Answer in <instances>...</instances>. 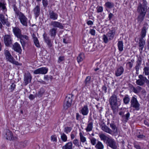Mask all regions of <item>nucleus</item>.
Returning a JSON list of instances; mask_svg holds the SVG:
<instances>
[{
  "mask_svg": "<svg viewBox=\"0 0 149 149\" xmlns=\"http://www.w3.org/2000/svg\"><path fill=\"white\" fill-rule=\"evenodd\" d=\"M72 96L70 95L66 97L63 104V107L65 109H67L71 106L72 101Z\"/></svg>",
  "mask_w": 149,
  "mask_h": 149,
  "instance_id": "obj_5",
  "label": "nucleus"
},
{
  "mask_svg": "<svg viewBox=\"0 0 149 149\" xmlns=\"http://www.w3.org/2000/svg\"><path fill=\"white\" fill-rule=\"evenodd\" d=\"M143 74L145 76H148V79H149V66H146L144 67Z\"/></svg>",
  "mask_w": 149,
  "mask_h": 149,
  "instance_id": "obj_29",
  "label": "nucleus"
},
{
  "mask_svg": "<svg viewBox=\"0 0 149 149\" xmlns=\"http://www.w3.org/2000/svg\"><path fill=\"white\" fill-rule=\"evenodd\" d=\"M91 79V78L90 76L87 77L84 81V83L86 85H88L90 84Z\"/></svg>",
  "mask_w": 149,
  "mask_h": 149,
  "instance_id": "obj_46",
  "label": "nucleus"
},
{
  "mask_svg": "<svg viewBox=\"0 0 149 149\" xmlns=\"http://www.w3.org/2000/svg\"><path fill=\"white\" fill-rule=\"evenodd\" d=\"M125 111H122L119 112V114L120 115L122 118V121L124 123L127 122L130 117V113L128 111H126V113L124 114Z\"/></svg>",
  "mask_w": 149,
  "mask_h": 149,
  "instance_id": "obj_8",
  "label": "nucleus"
},
{
  "mask_svg": "<svg viewBox=\"0 0 149 149\" xmlns=\"http://www.w3.org/2000/svg\"><path fill=\"white\" fill-rule=\"evenodd\" d=\"M0 9L2 10L4 13L6 12L7 9L4 4L1 2H0Z\"/></svg>",
  "mask_w": 149,
  "mask_h": 149,
  "instance_id": "obj_41",
  "label": "nucleus"
},
{
  "mask_svg": "<svg viewBox=\"0 0 149 149\" xmlns=\"http://www.w3.org/2000/svg\"><path fill=\"white\" fill-rule=\"evenodd\" d=\"M146 14L139 13L137 20V23L140 24L143 21Z\"/></svg>",
  "mask_w": 149,
  "mask_h": 149,
  "instance_id": "obj_26",
  "label": "nucleus"
},
{
  "mask_svg": "<svg viewBox=\"0 0 149 149\" xmlns=\"http://www.w3.org/2000/svg\"><path fill=\"white\" fill-rule=\"evenodd\" d=\"M91 143L93 145H95L96 143V139L94 137H92L90 139Z\"/></svg>",
  "mask_w": 149,
  "mask_h": 149,
  "instance_id": "obj_51",
  "label": "nucleus"
},
{
  "mask_svg": "<svg viewBox=\"0 0 149 149\" xmlns=\"http://www.w3.org/2000/svg\"><path fill=\"white\" fill-rule=\"evenodd\" d=\"M51 25L54 27L59 28L61 29L63 28V26L62 24L57 21H52L51 22Z\"/></svg>",
  "mask_w": 149,
  "mask_h": 149,
  "instance_id": "obj_19",
  "label": "nucleus"
},
{
  "mask_svg": "<svg viewBox=\"0 0 149 149\" xmlns=\"http://www.w3.org/2000/svg\"><path fill=\"white\" fill-rule=\"evenodd\" d=\"M103 140L106 142L107 145L113 149L117 148V145L115 140L111 137H108L103 134Z\"/></svg>",
  "mask_w": 149,
  "mask_h": 149,
  "instance_id": "obj_1",
  "label": "nucleus"
},
{
  "mask_svg": "<svg viewBox=\"0 0 149 149\" xmlns=\"http://www.w3.org/2000/svg\"><path fill=\"white\" fill-rule=\"evenodd\" d=\"M84 54H83L81 53L79 54L78 57H77V60L78 63H79L82 61L84 58Z\"/></svg>",
  "mask_w": 149,
  "mask_h": 149,
  "instance_id": "obj_35",
  "label": "nucleus"
},
{
  "mask_svg": "<svg viewBox=\"0 0 149 149\" xmlns=\"http://www.w3.org/2000/svg\"><path fill=\"white\" fill-rule=\"evenodd\" d=\"M97 13H100L102 11V7L98 6L97 8Z\"/></svg>",
  "mask_w": 149,
  "mask_h": 149,
  "instance_id": "obj_60",
  "label": "nucleus"
},
{
  "mask_svg": "<svg viewBox=\"0 0 149 149\" xmlns=\"http://www.w3.org/2000/svg\"><path fill=\"white\" fill-rule=\"evenodd\" d=\"M16 14L18 16V18L21 24L24 26H28L29 21L27 18L22 13L19 11H16Z\"/></svg>",
  "mask_w": 149,
  "mask_h": 149,
  "instance_id": "obj_2",
  "label": "nucleus"
},
{
  "mask_svg": "<svg viewBox=\"0 0 149 149\" xmlns=\"http://www.w3.org/2000/svg\"><path fill=\"white\" fill-rule=\"evenodd\" d=\"M48 69L46 68L42 67L40 68L34 70L33 73L34 74H45L47 73Z\"/></svg>",
  "mask_w": 149,
  "mask_h": 149,
  "instance_id": "obj_9",
  "label": "nucleus"
},
{
  "mask_svg": "<svg viewBox=\"0 0 149 149\" xmlns=\"http://www.w3.org/2000/svg\"><path fill=\"white\" fill-rule=\"evenodd\" d=\"M19 38L20 39V42L23 48H24L25 45V42L24 40L25 39L26 40H28L29 37L26 35H23L21 34Z\"/></svg>",
  "mask_w": 149,
  "mask_h": 149,
  "instance_id": "obj_13",
  "label": "nucleus"
},
{
  "mask_svg": "<svg viewBox=\"0 0 149 149\" xmlns=\"http://www.w3.org/2000/svg\"><path fill=\"white\" fill-rule=\"evenodd\" d=\"M142 3H141V5L142 6L147 7V2L146 0H143L142 1Z\"/></svg>",
  "mask_w": 149,
  "mask_h": 149,
  "instance_id": "obj_56",
  "label": "nucleus"
},
{
  "mask_svg": "<svg viewBox=\"0 0 149 149\" xmlns=\"http://www.w3.org/2000/svg\"><path fill=\"white\" fill-rule=\"evenodd\" d=\"M139 44V50L140 52L141 53L142 52L143 49L145 45V42L142 40V39H140Z\"/></svg>",
  "mask_w": 149,
  "mask_h": 149,
  "instance_id": "obj_30",
  "label": "nucleus"
},
{
  "mask_svg": "<svg viewBox=\"0 0 149 149\" xmlns=\"http://www.w3.org/2000/svg\"><path fill=\"white\" fill-rule=\"evenodd\" d=\"M124 71L123 68L121 66L118 67L115 71V74L116 77H118L122 75Z\"/></svg>",
  "mask_w": 149,
  "mask_h": 149,
  "instance_id": "obj_17",
  "label": "nucleus"
},
{
  "mask_svg": "<svg viewBox=\"0 0 149 149\" xmlns=\"http://www.w3.org/2000/svg\"><path fill=\"white\" fill-rule=\"evenodd\" d=\"M43 36L45 42L47 43L49 47H51L52 46V44L50 40L49 39V37L47 36V34L44 33Z\"/></svg>",
  "mask_w": 149,
  "mask_h": 149,
  "instance_id": "obj_18",
  "label": "nucleus"
},
{
  "mask_svg": "<svg viewBox=\"0 0 149 149\" xmlns=\"http://www.w3.org/2000/svg\"><path fill=\"white\" fill-rule=\"evenodd\" d=\"M116 30L113 29L109 31L107 35V36L109 38V40H111L113 39Z\"/></svg>",
  "mask_w": 149,
  "mask_h": 149,
  "instance_id": "obj_25",
  "label": "nucleus"
},
{
  "mask_svg": "<svg viewBox=\"0 0 149 149\" xmlns=\"http://www.w3.org/2000/svg\"><path fill=\"white\" fill-rule=\"evenodd\" d=\"M31 79L32 77L30 73L26 74L24 78L25 85H26L28 83H30Z\"/></svg>",
  "mask_w": 149,
  "mask_h": 149,
  "instance_id": "obj_15",
  "label": "nucleus"
},
{
  "mask_svg": "<svg viewBox=\"0 0 149 149\" xmlns=\"http://www.w3.org/2000/svg\"><path fill=\"white\" fill-rule=\"evenodd\" d=\"M95 147L98 149H102V143L98 141L95 145Z\"/></svg>",
  "mask_w": 149,
  "mask_h": 149,
  "instance_id": "obj_45",
  "label": "nucleus"
},
{
  "mask_svg": "<svg viewBox=\"0 0 149 149\" xmlns=\"http://www.w3.org/2000/svg\"><path fill=\"white\" fill-rule=\"evenodd\" d=\"M104 6L106 8H111L114 7V4L111 2H107L105 3Z\"/></svg>",
  "mask_w": 149,
  "mask_h": 149,
  "instance_id": "obj_34",
  "label": "nucleus"
},
{
  "mask_svg": "<svg viewBox=\"0 0 149 149\" xmlns=\"http://www.w3.org/2000/svg\"><path fill=\"white\" fill-rule=\"evenodd\" d=\"M42 4L44 6L46 7L48 4V1L47 0H42Z\"/></svg>",
  "mask_w": 149,
  "mask_h": 149,
  "instance_id": "obj_58",
  "label": "nucleus"
},
{
  "mask_svg": "<svg viewBox=\"0 0 149 149\" xmlns=\"http://www.w3.org/2000/svg\"><path fill=\"white\" fill-rule=\"evenodd\" d=\"M134 147L136 149H142L140 146L138 145L134 144Z\"/></svg>",
  "mask_w": 149,
  "mask_h": 149,
  "instance_id": "obj_64",
  "label": "nucleus"
},
{
  "mask_svg": "<svg viewBox=\"0 0 149 149\" xmlns=\"http://www.w3.org/2000/svg\"><path fill=\"white\" fill-rule=\"evenodd\" d=\"M27 141H17L15 143V146L17 147L23 148L27 146Z\"/></svg>",
  "mask_w": 149,
  "mask_h": 149,
  "instance_id": "obj_12",
  "label": "nucleus"
},
{
  "mask_svg": "<svg viewBox=\"0 0 149 149\" xmlns=\"http://www.w3.org/2000/svg\"><path fill=\"white\" fill-rule=\"evenodd\" d=\"M149 26L146 22H145L143 24V27L141 29V39L144 38L146 35L147 31L148 30Z\"/></svg>",
  "mask_w": 149,
  "mask_h": 149,
  "instance_id": "obj_6",
  "label": "nucleus"
},
{
  "mask_svg": "<svg viewBox=\"0 0 149 149\" xmlns=\"http://www.w3.org/2000/svg\"><path fill=\"white\" fill-rule=\"evenodd\" d=\"M40 6H37L33 9V11L36 18L38 17L40 14Z\"/></svg>",
  "mask_w": 149,
  "mask_h": 149,
  "instance_id": "obj_24",
  "label": "nucleus"
},
{
  "mask_svg": "<svg viewBox=\"0 0 149 149\" xmlns=\"http://www.w3.org/2000/svg\"><path fill=\"white\" fill-rule=\"evenodd\" d=\"M64 60V56H60L58 60V62L60 63L62 61Z\"/></svg>",
  "mask_w": 149,
  "mask_h": 149,
  "instance_id": "obj_59",
  "label": "nucleus"
},
{
  "mask_svg": "<svg viewBox=\"0 0 149 149\" xmlns=\"http://www.w3.org/2000/svg\"><path fill=\"white\" fill-rule=\"evenodd\" d=\"M56 138V135H52L51 137V140L52 141L56 142L57 140Z\"/></svg>",
  "mask_w": 149,
  "mask_h": 149,
  "instance_id": "obj_57",
  "label": "nucleus"
},
{
  "mask_svg": "<svg viewBox=\"0 0 149 149\" xmlns=\"http://www.w3.org/2000/svg\"><path fill=\"white\" fill-rule=\"evenodd\" d=\"M142 60V56H139L138 58V59L136 62V63L141 64Z\"/></svg>",
  "mask_w": 149,
  "mask_h": 149,
  "instance_id": "obj_53",
  "label": "nucleus"
},
{
  "mask_svg": "<svg viewBox=\"0 0 149 149\" xmlns=\"http://www.w3.org/2000/svg\"><path fill=\"white\" fill-rule=\"evenodd\" d=\"M4 54L6 59L7 58L11 56L9 51L7 50H5Z\"/></svg>",
  "mask_w": 149,
  "mask_h": 149,
  "instance_id": "obj_47",
  "label": "nucleus"
},
{
  "mask_svg": "<svg viewBox=\"0 0 149 149\" xmlns=\"http://www.w3.org/2000/svg\"><path fill=\"white\" fill-rule=\"evenodd\" d=\"M57 29L53 28L51 29L49 31V34L51 37H55L57 33Z\"/></svg>",
  "mask_w": 149,
  "mask_h": 149,
  "instance_id": "obj_27",
  "label": "nucleus"
},
{
  "mask_svg": "<svg viewBox=\"0 0 149 149\" xmlns=\"http://www.w3.org/2000/svg\"><path fill=\"white\" fill-rule=\"evenodd\" d=\"M90 33L92 35L95 36V30L93 29H90Z\"/></svg>",
  "mask_w": 149,
  "mask_h": 149,
  "instance_id": "obj_61",
  "label": "nucleus"
},
{
  "mask_svg": "<svg viewBox=\"0 0 149 149\" xmlns=\"http://www.w3.org/2000/svg\"><path fill=\"white\" fill-rule=\"evenodd\" d=\"M80 112L83 116H86L88 115L89 112V109L87 105H84L80 110Z\"/></svg>",
  "mask_w": 149,
  "mask_h": 149,
  "instance_id": "obj_16",
  "label": "nucleus"
},
{
  "mask_svg": "<svg viewBox=\"0 0 149 149\" xmlns=\"http://www.w3.org/2000/svg\"><path fill=\"white\" fill-rule=\"evenodd\" d=\"M5 136L6 137V139L9 140L15 139L14 138L13 136L12 132L8 130H6Z\"/></svg>",
  "mask_w": 149,
  "mask_h": 149,
  "instance_id": "obj_20",
  "label": "nucleus"
},
{
  "mask_svg": "<svg viewBox=\"0 0 149 149\" xmlns=\"http://www.w3.org/2000/svg\"><path fill=\"white\" fill-rule=\"evenodd\" d=\"M138 77L139 79L137 80L136 81V84L139 86H143L146 82V77L140 74L139 76Z\"/></svg>",
  "mask_w": 149,
  "mask_h": 149,
  "instance_id": "obj_7",
  "label": "nucleus"
},
{
  "mask_svg": "<svg viewBox=\"0 0 149 149\" xmlns=\"http://www.w3.org/2000/svg\"><path fill=\"white\" fill-rule=\"evenodd\" d=\"M0 20L3 25L6 24L7 26H9V24L8 22L7 18H6L2 14H0Z\"/></svg>",
  "mask_w": 149,
  "mask_h": 149,
  "instance_id": "obj_21",
  "label": "nucleus"
},
{
  "mask_svg": "<svg viewBox=\"0 0 149 149\" xmlns=\"http://www.w3.org/2000/svg\"><path fill=\"white\" fill-rule=\"evenodd\" d=\"M93 128V123L92 122H88L86 130L87 132H89L92 130Z\"/></svg>",
  "mask_w": 149,
  "mask_h": 149,
  "instance_id": "obj_32",
  "label": "nucleus"
},
{
  "mask_svg": "<svg viewBox=\"0 0 149 149\" xmlns=\"http://www.w3.org/2000/svg\"><path fill=\"white\" fill-rule=\"evenodd\" d=\"M97 18H98V21L99 22V24H100V23H101L102 22V15H101V17H100V16L98 15L97 16Z\"/></svg>",
  "mask_w": 149,
  "mask_h": 149,
  "instance_id": "obj_63",
  "label": "nucleus"
},
{
  "mask_svg": "<svg viewBox=\"0 0 149 149\" xmlns=\"http://www.w3.org/2000/svg\"><path fill=\"white\" fill-rule=\"evenodd\" d=\"M103 131L110 134L112 132V130L106 126H103Z\"/></svg>",
  "mask_w": 149,
  "mask_h": 149,
  "instance_id": "obj_40",
  "label": "nucleus"
},
{
  "mask_svg": "<svg viewBox=\"0 0 149 149\" xmlns=\"http://www.w3.org/2000/svg\"><path fill=\"white\" fill-rule=\"evenodd\" d=\"M100 118L99 119V123L100 126V127L101 129L102 130V116L101 114H100Z\"/></svg>",
  "mask_w": 149,
  "mask_h": 149,
  "instance_id": "obj_54",
  "label": "nucleus"
},
{
  "mask_svg": "<svg viewBox=\"0 0 149 149\" xmlns=\"http://www.w3.org/2000/svg\"><path fill=\"white\" fill-rule=\"evenodd\" d=\"M79 136L80 137V141L82 143H84L86 141V137L84 136L81 132L79 133Z\"/></svg>",
  "mask_w": 149,
  "mask_h": 149,
  "instance_id": "obj_42",
  "label": "nucleus"
},
{
  "mask_svg": "<svg viewBox=\"0 0 149 149\" xmlns=\"http://www.w3.org/2000/svg\"><path fill=\"white\" fill-rule=\"evenodd\" d=\"M13 49L16 52L20 54L22 51L21 47L20 45L17 42L15 43L13 46Z\"/></svg>",
  "mask_w": 149,
  "mask_h": 149,
  "instance_id": "obj_14",
  "label": "nucleus"
},
{
  "mask_svg": "<svg viewBox=\"0 0 149 149\" xmlns=\"http://www.w3.org/2000/svg\"><path fill=\"white\" fill-rule=\"evenodd\" d=\"M123 43L122 41H119L118 43V49L120 52H122L123 50Z\"/></svg>",
  "mask_w": 149,
  "mask_h": 149,
  "instance_id": "obj_33",
  "label": "nucleus"
},
{
  "mask_svg": "<svg viewBox=\"0 0 149 149\" xmlns=\"http://www.w3.org/2000/svg\"><path fill=\"white\" fill-rule=\"evenodd\" d=\"M15 86L16 85L14 83L12 84L10 86V88H9V92H12L15 89Z\"/></svg>",
  "mask_w": 149,
  "mask_h": 149,
  "instance_id": "obj_50",
  "label": "nucleus"
},
{
  "mask_svg": "<svg viewBox=\"0 0 149 149\" xmlns=\"http://www.w3.org/2000/svg\"><path fill=\"white\" fill-rule=\"evenodd\" d=\"M61 139L62 141L64 142H66L67 140V137L66 135L64 133H61Z\"/></svg>",
  "mask_w": 149,
  "mask_h": 149,
  "instance_id": "obj_39",
  "label": "nucleus"
},
{
  "mask_svg": "<svg viewBox=\"0 0 149 149\" xmlns=\"http://www.w3.org/2000/svg\"><path fill=\"white\" fill-rule=\"evenodd\" d=\"M123 100L124 103L125 104H128L130 100V99L129 96L127 95H126L123 98Z\"/></svg>",
  "mask_w": 149,
  "mask_h": 149,
  "instance_id": "obj_36",
  "label": "nucleus"
},
{
  "mask_svg": "<svg viewBox=\"0 0 149 149\" xmlns=\"http://www.w3.org/2000/svg\"><path fill=\"white\" fill-rule=\"evenodd\" d=\"M72 144L71 142H68L62 147V149H72Z\"/></svg>",
  "mask_w": 149,
  "mask_h": 149,
  "instance_id": "obj_31",
  "label": "nucleus"
},
{
  "mask_svg": "<svg viewBox=\"0 0 149 149\" xmlns=\"http://www.w3.org/2000/svg\"><path fill=\"white\" fill-rule=\"evenodd\" d=\"M8 61L11 63L17 65H21V64L17 61H16L14 58L12 56L6 59Z\"/></svg>",
  "mask_w": 149,
  "mask_h": 149,
  "instance_id": "obj_23",
  "label": "nucleus"
},
{
  "mask_svg": "<svg viewBox=\"0 0 149 149\" xmlns=\"http://www.w3.org/2000/svg\"><path fill=\"white\" fill-rule=\"evenodd\" d=\"M134 61V59H132L130 61H129L127 63V65L128 67L129 68L131 69L132 67L133 63Z\"/></svg>",
  "mask_w": 149,
  "mask_h": 149,
  "instance_id": "obj_43",
  "label": "nucleus"
},
{
  "mask_svg": "<svg viewBox=\"0 0 149 149\" xmlns=\"http://www.w3.org/2000/svg\"><path fill=\"white\" fill-rule=\"evenodd\" d=\"M45 91L43 88H41L40 89V91L38 92V93L36 94V97H41L44 93Z\"/></svg>",
  "mask_w": 149,
  "mask_h": 149,
  "instance_id": "obj_38",
  "label": "nucleus"
},
{
  "mask_svg": "<svg viewBox=\"0 0 149 149\" xmlns=\"http://www.w3.org/2000/svg\"><path fill=\"white\" fill-rule=\"evenodd\" d=\"M141 64L136 63V65L135 67V69L136 70V73L138 74L139 71Z\"/></svg>",
  "mask_w": 149,
  "mask_h": 149,
  "instance_id": "obj_49",
  "label": "nucleus"
},
{
  "mask_svg": "<svg viewBox=\"0 0 149 149\" xmlns=\"http://www.w3.org/2000/svg\"><path fill=\"white\" fill-rule=\"evenodd\" d=\"M49 15L50 18L53 20H56L57 19L58 15L53 11H50L49 12Z\"/></svg>",
  "mask_w": 149,
  "mask_h": 149,
  "instance_id": "obj_28",
  "label": "nucleus"
},
{
  "mask_svg": "<svg viewBox=\"0 0 149 149\" xmlns=\"http://www.w3.org/2000/svg\"><path fill=\"white\" fill-rule=\"evenodd\" d=\"M109 102L113 109H114L118 106L119 104L117 102L116 95L113 94L110 97Z\"/></svg>",
  "mask_w": 149,
  "mask_h": 149,
  "instance_id": "obj_4",
  "label": "nucleus"
},
{
  "mask_svg": "<svg viewBox=\"0 0 149 149\" xmlns=\"http://www.w3.org/2000/svg\"><path fill=\"white\" fill-rule=\"evenodd\" d=\"M147 7L142 6L141 3H139L137 8V11L140 14H146Z\"/></svg>",
  "mask_w": 149,
  "mask_h": 149,
  "instance_id": "obj_11",
  "label": "nucleus"
},
{
  "mask_svg": "<svg viewBox=\"0 0 149 149\" xmlns=\"http://www.w3.org/2000/svg\"><path fill=\"white\" fill-rule=\"evenodd\" d=\"M131 107L134 108V110L138 111L140 109V104L135 97H132L130 100Z\"/></svg>",
  "mask_w": 149,
  "mask_h": 149,
  "instance_id": "obj_3",
  "label": "nucleus"
},
{
  "mask_svg": "<svg viewBox=\"0 0 149 149\" xmlns=\"http://www.w3.org/2000/svg\"><path fill=\"white\" fill-rule=\"evenodd\" d=\"M110 126L111 128L112 129L113 132L114 133H118V130L116 126L115 125L113 124H110Z\"/></svg>",
  "mask_w": 149,
  "mask_h": 149,
  "instance_id": "obj_44",
  "label": "nucleus"
},
{
  "mask_svg": "<svg viewBox=\"0 0 149 149\" xmlns=\"http://www.w3.org/2000/svg\"><path fill=\"white\" fill-rule=\"evenodd\" d=\"M104 41L105 43H107L108 42L109 39L107 38L108 36H104Z\"/></svg>",
  "mask_w": 149,
  "mask_h": 149,
  "instance_id": "obj_62",
  "label": "nucleus"
},
{
  "mask_svg": "<svg viewBox=\"0 0 149 149\" xmlns=\"http://www.w3.org/2000/svg\"><path fill=\"white\" fill-rule=\"evenodd\" d=\"M73 144L76 146L79 147V140L77 139H75L73 141Z\"/></svg>",
  "mask_w": 149,
  "mask_h": 149,
  "instance_id": "obj_52",
  "label": "nucleus"
},
{
  "mask_svg": "<svg viewBox=\"0 0 149 149\" xmlns=\"http://www.w3.org/2000/svg\"><path fill=\"white\" fill-rule=\"evenodd\" d=\"M34 43L36 45V46L37 47H40V45L39 44L38 40V39H36L34 40H33Z\"/></svg>",
  "mask_w": 149,
  "mask_h": 149,
  "instance_id": "obj_55",
  "label": "nucleus"
},
{
  "mask_svg": "<svg viewBox=\"0 0 149 149\" xmlns=\"http://www.w3.org/2000/svg\"><path fill=\"white\" fill-rule=\"evenodd\" d=\"M72 129L71 127H65L64 128V131L66 134H68L71 131Z\"/></svg>",
  "mask_w": 149,
  "mask_h": 149,
  "instance_id": "obj_48",
  "label": "nucleus"
},
{
  "mask_svg": "<svg viewBox=\"0 0 149 149\" xmlns=\"http://www.w3.org/2000/svg\"><path fill=\"white\" fill-rule=\"evenodd\" d=\"M13 31L15 35L18 38L21 34V31L20 29L17 27L13 28Z\"/></svg>",
  "mask_w": 149,
  "mask_h": 149,
  "instance_id": "obj_22",
  "label": "nucleus"
},
{
  "mask_svg": "<svg viewBox=\"0 0 149 149\" xmlns=\"http://www.w3.org/2000/svg\"><path fill=\"white\" fill-rule=\"evenodd\" d=\"M142 89V88L140 86H137L136 87L133 88V91L135 93H139Z\"/></svg>",
  "mask_w": 149,
  "mask_h": 149,
  "instance_id": "obj_37",
  "label": "nucleus"
},
{
  "mask_svg": "<svg viewBox=\"0 0 149 149\" xmlns=\"http://www.w3.org/2000/svg\"><path fill=\"white\" fill-rule=\"evenodd\" d=\"M4 41L6 46H9L12 43V40L11 37L10 35H5L4 36Z\"/></svg>",
  "mask_w": 149,
  "mask_h": 149,
  "instance_id": "obj_10",
  "label": "nucleus"
}]
</instances>
